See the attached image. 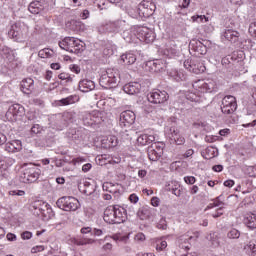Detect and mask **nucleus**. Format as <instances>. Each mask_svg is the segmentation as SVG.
I'll list each match as a JSON object with an SVG mask.
<instances>
[{
  "label": "nucleus",
  "mask_w": 256,
  "mask_h": 256,
  "mask_svg": "<svg viewBox=\"0 0 256 256\" xmlns=\"http://www.w3.org/2000/svg\"><path fill=\"white\" fill-rule=\"evenodd\" d=\"M59 47L69 53H75V55H79V53L85 51V43L75 37H65L59 42Z\"/></svg>",
  "instance_id": "obj_1"
},
{
  "label": "nucleus",
  "mask_w": 256,
  "mask_h": 256,
  "mask_svg": "<svg viewBox=\"0 0 256 256\" xmlns=\"http://www.w3.org/2000/svg\"><path fill=\"white\" fill-rule=\"evenodd\" d=\"M24 172L20 179L22 183H35L39 176L41 175V169L37 168L33 163L23 164Z\"/></svg>",
  "instance_id": "obj_2"
},
{
  "label": "nucleus",
  "mask_w": 256,
  "mask_h": 256,
  "mask_svg": "<svg viewBox=\"0 0 256 256\" xmlns=\"http://www.w3.org/2000/svg\"><path fill=\"white\" fill-rule=\"evenodd\" d=\"M58 209L62 211H77L81 209V202L73 196H62L56 201Z\"/></svg>",
  "instance_id": "obj_3"
},
{
  "label": "nucleus",
  "mask_w": 256,
  "mask_h": 256,
  "mask_svg": "<svg viewBox=\"0 0 256 256\" xmlns=\"http://www.w3.org/2000/svg\"><path fill=\"white\" fill-rule=\"evenodd\" d=\"M121 78H119V72L117 70L108 69L105 74L100 77V85L104 89H113L117 87Z\"/></svg>",
  "instance_id": "obj_4"
},
{
  "label": "nucleus",
  "mask_w": 256,
  "mask_h": 256,
  "mask_svg": "<svg viewBox=\"0 0 256 256\" xmlns=\"http://www.w3.org/2000/svg\"><path fill=\"white\" fill-rule=\"evenodd\" d=\"M127 22L125 20H116L114 22H108L106 24L101 25L98 28V31L101 35L105 33H119V31H123Z\"/></svg>",
  "instance_id": "obj_5"
},
{
  "label": "nucleus",
  "mask_w": 256,
  "mask_h": 256,
  "mask_svg": "<svg viewBox=\"0 0 256 256\" xmlns=\"http://www.w3.org/2000/svg\"><path fill=\"white\" fill-rule=\"evenodd\" d=\"M52 0H35L28 6V10L33 15H39V13H48L51 9Z\"/></svg>",
  "instance_id": "obj_6"
},
{
  "label": "nucleus",
  "mask_w": 256,
  "mask_h": 256,
  "mask_svg": "<svg viewBox=\"0 0 256 256\" xmlns=\"http://www.w3.org/2000/svg\"><path fill=\"white\" fill-rule=\"evenodd\" d=\"M221 111L224 115H233L237 111V98L232 95L225 96L222 99Z\"/></svg>",
  "instance_id": "obj_7"
},
{
  "label": "nucleus",
  "mask_w": 256,
  "mask_h": 256,
  "mask_svg": "<svg viewBox=\"0 0 256 256\" xmlns=\"http://www.w3.org/2000/svg\"><path fill=\"white\" fill-rule=\"evenodd\" d=\"M147 100L149 103H153L154 105H162L163 103H167L169 100V94L165 90H153L148 93Z\"/></svg>",
  "instance_id": "obj_8"
},
{
  "label": "nucleus",
  "mask_w": 256,
  "mask_h": 256,
  "mask_svg": "<svg viewBox=\"0 0 256 256\" xmlns=\"http://www.w3.org/2000/svg\"><path fill=\"white\" fill-rule=\"evenodd\" d=\"M23 115H25V107L21 104H13L8 108L5 117L7 121L13 123L17 121V117H23Z\"/></svg>",
  "instance_id": "obj_9"
},
{
  "label": "nucleus",
  "mask_w": 256,
  "mask_h": 256,
  "mask_svg": "<svg viewBox=\"0 0 256 256\" xmlns=\"http://www.w3.org/2000/svg\"><path fill=\"white\" fill-rule=\"evenodd\" d=\"M155 9H157V6L154 4L153 0H143L138 5V13L140 17H145L146 19L155 13Z\"/></svg>",
  "instance_id": "obj_10"
},
{
  "label": "nucleus",
  "mask_w": 256,
  "mask_h": 256,
  "mask_svg": "<svg viewBox=\"0 0 256 256\" xmlns=\"http://www.w3.org/2000/svg\"><path fill=\"white\" fill-rule=\"evenodd\" d=\"M135 112L131 110H125L120 114V127H131L135 123Z\"/></svg>",
  "instance_id": "obj_11"
},
{
  "label": "nucleus",
  "mask_w": 256,
  "mask_h": 256,
  "mask_svg": "<svg viewBox=\"0 0 256 256\" xmlns=\"http://www.w3.org/2000/svg\"><path fill=\"white\" fill-rule=\"evenodd\" d=\"M45 207H47V205L43 200H35L29 205L30 211H32L33 215L36 217H39V215L47 217V214H45Z\"/></svg>",
  "instance_id": "obj_12"
},
{
  "label": "nucleus",
  "mask_w": 256,
  "mask_h": 256,
  "mask_svg": "<svg viewBox=\"0 0 256 256\" xmlns=\"http://www.w3.org/2000/svg\"><path fill=\"white\" fill-rule=\"evenodd\" d=\"M109 208L113 216L116 217V219H114L116 225L125 223L127 219V210H125V208H119V206H110Z\"/></svg>",
  "instance_id": "obj_13"
},
{
  "label": "nucleus",
  "mask_w": 256,
  "mask_h": 256,
  "mask_svg": "<svg viewBox=\"0 0 256 256\" xmlns=\"http://www.w3.org/2000/svg\"><path fill=\"white\" fill-rule=\"evenodd\" d=\"M137 33L140 41H144L145 43H153L155 41V34L149 28L139 27Z\"/></svg>",
  "instance_id": "obj_14"
},
{
  "label": "nucleus",
  "mask_w": 256,
  "mask_h": 256,
  "mask_svg": "<svg viewBox=\"0 0 256 256\" xmlns=\"http://www.w3.org/2000/svg\"><path fill=\"white\" fill-rule=\"evenodd\" d=\"M8 35L15 41H21V39L25 38V35L23 34V28L21 27L20 23L12 25Z\"/></svg>",
  "instance_id": "obj_15"
},
{
  "label": "nucleus",
  "mask_w": 256,
  "mask_h": 256,
  "mask_svg": "<svg viewBox=\"0 0 256 256\" xmlns=\"http://www.w3.org/2000/svg\"><path fill=\"white\" fill-rule=\"evenodd\" d=\"M21 91L25 93V95H31L33 91H35V81L33 78H25L20 83Z\"/></svg>",
  "instance_id": "obj_16"
},
{
  "label": "nucleus",
  "mask_w": 256,
  "mask_h": 256,
  "mask_svg": "<svg viewBox=\"0 0 256 256\" xmlns=\"http://www.w3.org/2000/svg\"><path fill=\"white\" fill-rule=\"evenodd\" d=\"M189 49L197 53V55H207V46L199 40H192L189 44Z\"/></svg>",
  "instance_id": "obj_17"
},
{
  "label": "nucleus",
  "mask_w": 256,
  "mask_h": 256,
  "mask_svg": "<svg viewBox=\"0 0 256 256\" xmlns=\"http://www.w3.org/2000/svg\"><path fill=\"white\" fill-rule=\"evenodd\" d=\"M147 67H150V71L152 73H159L161 71H165L167 69V64L163 60H152L147 63Z\"/></svg>",
  "instance_id": "obj_18"
},
{
  "label": "nucleus",
  "mask_w": 256,
  "mask_h": 256,
  "mask_svg": "<svg viewBox=\"0 0 256 256\" xmlns=\"http://www.w3.org/2000/svg\"><path fill=\"white\" fill-rule=\"evenodd\" d=\"M124 93L127 95H137L141 93V84L139 82H130L123 86Z\"/></svg>",
  "instance_id": "obj_19"
},
{
  "label": "nucleus",
  "mask_w": 256,
  "mask_h": 256,
  "mask_svg": "<svg viewBox=\"0 0 256 256\" xmlns=\"http://www.w3.org/2000/svg\"><path fill=\"white\" fill-rule=\"evenodd\" d=\"M22 149L23 144L21 143V140H12L4 145V150L8 153H19Z\"/></svg>",
  "instance_id": "obj_20"
},
{
  "label": "nucleus",
  "mask_w": 256,
  "mask_h": 256,
  "mask_svg": "<svg viewBox=\"0 0 256 256\" xmlns=\"http://www.w3.org/2000/svg\"><path fill=\"white\" fill-rule=\"evenodd\" d=\"M136 215L141 221H147V219H151V217H153V208L149 206H142L138 209Z\"/></svg>",
  "instance_id": "obj_21"
},
{
  "label": "nucleus",
  "mask_w": 256,
  "mask_h": 256,
  "mask_svg": "<svg viewBox=\"0 0 256 256\" xmlns=\"http://www.w3.org/2000/svg\"><path fill=\"white\" fill-rule=\"evenodd\" d=\"M200 89H202V91H205L206 93H213V91H217V82H215V80L213 79L201 81Z\"/></svg>",
  "instance_id": "obj_22"
},
{
  "label": "nucleus",
  "mask_w": 256,
  "mask_h": 256,
  "mask_svg": "<svg viewBox=\"0 0 256 256\" xmlns=\"http://www.w3.org/2000/svg\"><path fill=\"white\" fill-rule=\"evenodd\" d=\"M103 149H111V147H117L119 145V139L117 136H106L101 140Z\"/></svg>",
  "instance_id": "obj_23"
},
{
  "label": "nucleus",
  "mask_w": 256,
  "mask_h": 256,
  "mask_svg": "<svg viewBox=\"0 0 256 256\" xmlns=\"http://www.w3.org/2000/svg\"><path fill=\"white\" fill-rule=\"evenodd\" d=\"M95 89V82L93 80H82L79 82V90L82 93H89V91H93Z\"/></svg>",
  "instance_id": "obj_24"
},
{
  "label": "nucleus",
  "mask_w": 256,
  "mask_h": 256,
  "mask_svg": "<svg viewBox=\"0 0 256 256\" xmlns=\"http://www.w3.org/2000/svg\"><path fill=\"white\" fill-rule=\"evenodd\" d=\"M29 134L31 137H40L43 141H49L53 136L51 135L50 137H47L49 135V130L41 129V130H34L30 129Z\"/></svg>",
  "instance_id": "obj_25"
},
{
  "label": "nucleus",
  "mask_w": 256,
  "mask_h": 256,
  "mask_svg": "<svg viewBox=\"0 0 256 256\" xmlns=\"http://www.w3.org/2000/svg\"><path fill=\"white\" fill-rule=\"evenodd\" d=\"M204 159H214V157L219 156V150L213 146L207 147L201 152Z\"/></svg>",
  "instance_id": "obj_26"
},
{
  "label": "nucleus",
  "mask_w": 256,
  "mask_h": 256,
  "mask_svg": "<svg viewBox=\"0 0 256 256\" xmlns=\"http://www.w3.org/2000/svg\"><path fill=\"white\" fill-rule=\"evenodd\" d=\"M239 35L238 31L232 29H226L224 31V37L227 41H230V43H237L239 41Z\"/></svg>",
  "instance_id": "obj_27"
},
{
  "label": "nucleus",
  "mask_w": 256,
  "mask_h": 256,
  "mask_svg": "<svg viewBox=\"0 0 256 256\" xmlns=\"http://www.w3.org/2000/svg\"><path fill=\"white\" fill-rule=\"evenodd\" d=\"M66 135L68 139H71V141H75V143L83 139V132L77 129H70L68 132H66Z\"/></svg>",
  "instance_id": "obj_28"
},
{
  "label": "nucleus",
  "mask_w": 256,
  "mask_h": 256,
  "mask_svg": "<svg viewBox=\"0 0 256 256\" xmlns=\"http://www.w3.org/2000/svg\"><path fill=\"white\" fill-rule=\"evenodd\" d=\"M84 195H93V193H95V191H97V182L93 181V183L89 182V181H85L84 182Z\"/></svg>",
  "instance_id": "obj_29"
},
{
  "label": "nucleus",
  "mask_w": 256,
  "mask_h": 256,
  "mask_svg": "<svg viewBox=\"0 0 256 256\" xmlns=\"http://www.w3.org/2000/svg\"><path fill=\"white\" fill-rule=\"evenodd\" d=\"M244 225L248 227V229H256V215L255 214H248L244 220Z\"/></svg>",
  "instance_id": "obj_30"
},
{
  "label": "nucleus",
  "mask_w": 256,
  "mask_h": 256,
  "mask_svg": "<svg viewBox=\"0 0 256 256\" xmlns=\"http://www.w3.org/2000/svg\"><path fill=\"white\" fill-rule=\"evenodd\" d=\"M121 61H123L125 65H133V63L137 61V56L131 52H127L121 55Z\"/></svg>",
  "instance_id": "obj_31"
},
{
  "label": "nucleus",
  "mask_w": 256,
  "mask_h": 256,
  "mask_svg": "<svg viewBox=\"0 0 256 256\" xmlns=\"http://www.w3.org/2000/svg\"><path fill=\"white\" fill-rule=\"evenodd\" d=\"M171 141H174V143H176V145H183L185 143V138L183 136H181V134H179V130H173L171 132V137H170Z\"/></svg>",
  "instance_id": "obj_32"
},
{
  "label": "nucleus",
  "mask_w": 256,
  "mask_h": 256,
  "mask_svg": "<svg viewBox=\"0 0 256 256\" xmlns=\"http://www.w3.org/2000/svg\"><path fill=\"white\" fill-rule=\"evenodd\" d=\"M139 145H149V143H153L155 141V136L142 134L137 138Z\"/></svg>",
  "instance_id": "obj_33"
},
{
  "label": "nucleus",
  "mask_w": 256,
  "mask_h": 256,
  "mask_svg": "<svg viewBox=\"0 0 256 256\" xmlns=\"http://www.w3.org/2000/svg\"><path fill=\"white\" fill-rule=\"evenodd\" d=\"M79 102V96L77 95H70L66 98H62L61 100H59L60 105H73L74 103Z\"/></svg>",
  "instance_id": "obj_34"
},
{
  "label": "nucleus",
  "mask_w": 256,
  "mask_h": 256,
  "mask_svg": "<svg viewBox=\"0 0 256 256\" xmlns=\"http://www.w3.org/2000/svg\"><path fill=\"white\" fill-rule=\"evenodd\" d=\"M192 73H195L196 75H199V73H205V65L200 61L193 60Z\"/></svg>",
  "instance_id": "obj_35"
},
{
  "label": "nucleus",
  "mask_w": 256,
  "mask_h": 256,
  "mask_svg": "<svg viewBox=\"0 0 256 256\" xmlns=\"http://www.w3.org/2000/svg\"><path fill=\"white\" fill-rule=\"evenodd\" d=\"M67 27H69L71 31H81V29H83V23H81V21L78 20H70L67 23Z\"/></svg>",
  "instance_id": "obj_36"
},
{
  "label": "nucleus",
  "mask_w": 256,
  "mask_h": 256,
  "mask_svg": "<svg viewBox=\"0 0 256 256\" xmlns=\"http://www.w3.org/2000/svg\"><path fill=\"white\" fill-rule=\"evenodd\" d=\"M164 55H167V57H177L179 55V49H177V46H168L165 51Z\"/></svg>",
  "instance_id": "obj_37"
},
{
  "label": "nucleus",
  "mask_w": 256,
  "mask_h": 256,
  "mask_svg": "<svg viewBox=\"0 0 256 256\" xmlns=\"http://www.w3.org/2000/svg\"><path fill=\"white\" fill-rule=\"evenodd\" d=\"M163 144L159 143H153L151 146L148 147V149H152V151H156L157 157H163V149H164Z\"/></svg>",
  "instance_id": "obj_38"
},
{
  "label": "nucleus",
  "mask_w": 256,
  "mask_h": 256,
  "mask_svg": "<svg viewBox=\"0 0 256 256\" xmlns=\"http://www.w3.org/2000/svg\"><path fill=\"white\" fill-rule=\"evenodd\" d=\"M147 153H148V158L150 159V161H159V159L161 157V156H157V151L153 150V148H148Z\"/></svg>",
  "instance_id": "obj_39"
},
{
  "label": "nucleus",
  "mask_w": 256,
  "mask_h": 256,
  "mask_svg": "<svg viewBox=\"0 0 256 256\" xmlns=\"http://www.w3.org/2000/svg\"><path fill=\"white\" fill-rule=\"evenodd\" d=\"M191 19L194 23H207L209 21V18L205 15H194Z\"/></svg>",
  "instance_id": "obj_40"
},
{
  "label": "nucleus",
  "mask_w": 256,
  "mask_h": 256,
  "mask_svg": "<svg viewBox=\"0 0 256 256\" xmlns=\"http://www.w3.org/2000/svg\"><path fill=\"white\" fill-rule=\"evenodd\" d=\"M228 239H239L241 237V232L235 228H232L228 233H227Z\"/></svg>",
  "instance_id": "obj_41"
},
{
  "label": "nucleus",
  "mask_w": 256,
  "mask_h": 256,
  "mask_svg": "<svg viewBox=\"0 0 256 256\" xmlns=\"http://www.w3.org/2000/svg\"><path fill=\"white\" fill-rule=\"evenodd\" d=\"M58 79L66 81V83H73V77L69 73L62 72L58 75Z\"/></svg>",
  "instance_id": "obj_42"
},
{
  "label": "nucleus",
  "mask_w": 256,
  "mask_h": 256,
  "mask_svg": "<svg viewBox=\"0 0 256 256\" xmlns=\"http://www.w3.org/2000/svg\"><path fill=\"white\" fill-rule=\"evenodd\" d=\"M110 211H111L110 208L105 210V212H104V221L106 223H109L110 225H116L115 224V219L111 218V216H110Z\"/></svg>",
  "instance_id": "obj_43"
},
{
  "label": "nucleus",
  "mask_w": 256,
  "mask_h": 256,
  "mask_svg": "<svg viewBox=\"0 0 256 256\" xmlns=\"http://www.w3.org/2000/svg\"><path fill=\"white\" fill-rule=\"evenodd\" d=\"M0 181H2V183H9V181H11V174L9 171L4 170L1 172Z\"/></svg>",
  "instance_id": "obj_44"
},
{
  "label": "nucleus",
  "mask_w": 256,
  "mask_h": 256,
  "mask_svg": "<svg viewBox=\"0 0 256 256\" xmlns=\"http://www.w3.org/2000/svg\"><path fill=\"white\" fill-rule=\"evenodd\" d=\"M114 187L115 185L109 182L102 185L103 191H108V193H117V190H113Z\"/></svg>",
  "instance_id": "obj_45"
},
{
  "label": "nucleus",
  "mask_w": 256,
  "mask_h": 256,
  "mask_svg": "<svg viewBox=\"0 0 256 256\" xmlns=\"http://www.w3.org/2000/svg\"><path fill=\"white\" fill-rule=\"evenodd\" d=\"M38 55L42 58V59H47L49 57H52V53L51 51H49V49L45 48V49H42L38 52Z\"/></svg>",
  "instance_id": "obj_46"
},
{
  "label": "nucleus",
  "mask_w": 256,
  "mask_h": 256,
  "mask_svg": "<svg viewBox=\"0 0 256 256\" xmlns=\"http://www.w3.org/2000/svg\"><path fill=\"white\" fill-rule=\"evenodd\" d=\"M75 245L81 246V245H91L92 243H95V240L93 239H82V240H75Z\"/></svg>",
  "instance_id": "obj_47"
},
{
  "label": "nucleus",
  "mask_w": 256,
  "mask_h": 256,
  "mask_svg": "<svg viewBox=\"0 0 256 256\" xmlns=\"http://www.w3.org/2000/svg\"><path fill=\"white\" fill-rule=\"evenodd\" d=\"M193 127L195 129H200V128L205 129L209 127V124L206 121L198 120L197 122H194Z\"/></svg>",
  "instance_id": "obj_48"
},
{
  "label": "nucleus",
  "mask_w": 256,
  "mask_h": 256,
  "mask_svg": "<svg viewBox=\"0 0 256 256\" xmlns=\"http://www.w3.org/2000/svg\"><path fill=\"white\" fill-rule=\"evenodd\" d=\"M122 37L128 43H131V41L133 40V34H131V31L129 30H124L122 33Z\"/></svg>",
  "instance_id": "obj_49"
},
{
  "label": "nucleus",
  "mask_w": 256,
  "mask_h": 256,
  "mask_svg": "<svg viewBox=\"0 0 256 256\" xmlns=\"http://www.w3.org/2000/svg\"><path fill=\"white\" fill-rule=\"evenodd\" d=\"M8 195H11L12 197H23L25 195V191L24 190H10L8 192Z\"/></svg>",
  "instance_id": "obj_50"
},
{
  "label": "nucleus",
  "mask_w": 256,
  "mask_h": 256,
  "mask_svg": "<svg viewBox=\"0 0 256 256\" xmlns=\"http://www.w3.org/2000/svg\"><path fill=\"white\" fill-rule=\"evenodd\" d=\"M75 117H76L75 112H64L63 114L64 121H73Z\"/></svg>",
  "instance_id": "obj_51"
},
{
  "label": "nucleus",
  "mask_w": 256,
  "mask_h": 256,
  "mask_svg": "<svg viewBox=\"0 0 256 256\" xmlns=\"http://www.w3.org/2000/svg\"><path fill=\"white\" fill-rule=\"evenodd\" d=\"M45 209L48 213V219H53V217H55V211H53V208H51V205L46 203Z\"/></svg>",
  "instance_id": "obj_52"
},
{
  "label": "nucleus",
  "mask_w": 256,
  "mask_h": 256,
  "mask_svg": "<svg viewBox=\"0 0 256 256\" xmlns=\"http://www.w3.org/2000/svg\"><path fill=\"white\" fill-rule=\"evenodd\" d=\"M184 181L187 183V185H194L197 179L194 176H186L184 177Z\"/></svg>",
  "instance_id": "obj_53"
},
{
  "label": "nucleus",
  "mask_w": 256,
  "mask_h": 256,
  "mask_svg": "<svg viewBox=\"0 0 256 256\" xmlns=\"http://www.w3.org/2000/svg\"><path fill=\"white\" fill-rule=\"evenodd\" d=\"M31 237H33V233H31L30 231H24V232L21 233V238L24 241H27V240L31 239Z\"/></svg>",
  "instance_id": "obj_54"
},
{
  "label": "nucleus",
  "mask_w": 256,
  "mask_h": 256,
  "mask_svg": "<svg viewBox=\"0 0 256 256\" xmlns=\"http://www.w3.org/2000/svg\"><path fill=\"white\" fill-rule=\"evenodd\" d=\"M249 33L252 37H256V22H252L249 26Z\"/></svg>",
  "instance_id": "obj_55"
},
{
  "label": "nucleus",
  "mask_w": 256,
  "mask_h": 256,
  "mask_svg": "<svg viewBox=\"0 0 256 256\" xmlns=\"http://www.w3.org/2000/svg\"><path fill=\"white\" fill-rule=\"evenodd\" d=\"M184 67L185 69H187L188 71H192L193 69V60H186L184 62Z\"/></svg>",
  "instance_id": "obj_56"
},
{
  "label": "nucleus",
  "mask_w": 256,
  "mask_h": 256,
  "mask_svg": "<svg viewBox=\"0 0 256 256\" xmlns=\"http://www.w3.org/2000/svg\"><path fill=\"white\" fill-rule=\"evenodd\" d=\"M70 69L73 73H76V75H79V73H81V67H79V65L77 64H73L72 66H70Z\"/></svg>",
  "instance_id": "obj_57"
},
{
  "label": "nucleus",
  "mask_w": 256,
  "mask_h": 256,
  "mask_svg": "<svg viewBox=\"0 0 256 256\" xmlns=\"http://www.w3.org/2000/svg\"><path fill=\"white\" fill-rule=\"evenodd\" d=\"M129 201L130 203H134V204L139 203V196H137V194H131L129 196Z\"/></svg>",
  "instance_id": "obj_58"
},
{
  "label": "nucleus",
  "mask_w": 256,
  "mask_h": 256,
  "mask_svg": "<svg viewBox=\"0 0 256 256\" xmlns=\"http://www.w3.org/2000/svg\"><path fill=\"white\" fill-rule=\"evenodd\" d=\"M93 167V165L91 163H86L82 166V171L83 173H89V171H91V168Z\"/></svg>",
  "instance_id": "obj_59"
},
{
  "label": "nucleus",
  "mask_w": 256,
  "mask_h": 256,
  "mask_svg": "<svg viewBox=\"0 0 256 256\" xmlns=\"http://www.w3.org/2000/svg\"><path fill=\"white\" fill-rule=\"evenodd\" d=\"M70 163H72V165H77V163H85V158L84 157L74 158Z\"/></svg>",
  "instance_id": "obj_60"
},
{
  "label": "nucleus",
  "mask_w": 256,
  "mask_h": 256,
  "mask_svg": "<svg viewBox=\"0 0 256 256\" xmlns=\"http://www.w3.org/2000/svg\"><path fill=\"white\" fill-rule=\"evenodd\" d=\"M158 229L165 230L167 229V223L164 219H161L160 222L157 225Z\"/></svg>",
  "instance_id": "obj_61"
},
{
  "label": "nucleus",
  "mask_w": 256,
  "mask_h": 256,
  "mask_svg": "<svg viewBox=\"0 0 256 256\" xmlns=\"http://www.w3.org/2000/svg\"><path fill=\"white\" fill-rule=\"evenodd\" d=\"M40 251H45V246L33 247L31 250V253H40Z\"/></svg>",
  "instance_id": "obj_62"
},
{
  "label": "nucleus",
  "mask_w": 256,
  "mask_h": 256,
  "mask_svg": "<svg viewBox=\"0 0 256 256\" xmlns=\"http://www.w3.org/2000/svg\"><path fill=\"white\" fill-rule=\"evenodd\" d=\"M212 171H215L216 173H221L223 171V165L217 164L212 167Z\"/></svg>",
  "instance_id": "obj_63"
},
{
  "label": "nucleus",
  "mask_w": 256,
  "mask_h": 256,
  "mask_svg": "<svg viewBox=\"0 0 256 256\" xmlns=\"http://www.w3.org/2000/svg\"><path fill=\"white\" fill-rule=\"evenodd\" d=\"M102 233H103V230L101 229L94 228L92 230V235H94L95 237H101Z\"/></svg>",
  "instance_id": "obj_64"
}]
</instances>
